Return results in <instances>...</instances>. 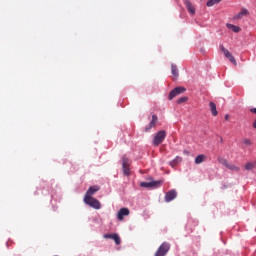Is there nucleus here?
Masks as SVG:
<instances>
[{
  "mask_svg": "<svg viewBox=\"0 0 256 256\" xmlns=\"http://www.w3.org/2000/svg\"><path fill=\"white\" fill-rule=\"evenodd\" d=\"M165 137H167V132L165 130L157 132L153 139V146L159 147V145L165 141Z\"/></svg>",
  "mask_w": 256,
  "mask_h": 256,
  "instance_id": "f257e3e1",
  "label": "nucleus"
},
{
  "mask_svg": "<svg viewBox=\"0 0 256 256\" xmlns=\"http://www.w3.org/2000/svg\"><path fill=\"white\" fill-rule=\"evenodd\" d=\"M84 203L92 207V209H101V202L94 197H84Z\"/></svg>",
  "mask_w": 256,
  "mask_h": 256,
  "instance_id": "f03ea898",
  "label": "nucleus"
},
{
  "mask_svg": "<svg viewBox=\"0 0 256 256\" xmlns=\"http://www.w3.org/2000/svg\"><path fill=\"white\" fill-rule=\"evenodd\" d=\"M218 162L221 163V165H224L226 169H229V171H234L236 173L241 171V168H239V166L229 163V161H227V159L225 158H218Z\"/></svg>",
  "mask_w": 256,
  "mask_h": 256,
  "instance_id": "7ed1b4c3",
  "label": "nucleus"
},
{
  "mask_svg": "<svg viewBox=\"0 0 256 256\" xmlns=\"http://www.w3.org/2000/svg\"><path fill=\"white\" fill-rule=\"evenodd\" d=\"M169 249H171V244L167 243V242H164L157 249L154 256H165V255H167V253H169Z\"/></svg>",
  "mask_w": 256,
  "mask_h": 256,
  "instance_id": "20e7f679",
  "label": "nucleus"
},
{
  "mask_svg": "<svg viewBox=\"0 0 256 256\" xmlns=\"http://www.w3.org/2000/svg\"><path fill=\"white\" fill-rule=\"evenodd\" d=\"M219 49L224 54L226 59H229L230 63H233V65H237V60H235V57H233V54H231V52H229V50H227L225 46L220 45Z\"/></svg>",
  "mask_w": 256,
  "mask_h": 256,
  "instance_id": "39448f33",
  "label": "nucleus"
},
{
  "mask_svg": "<svg viewBox=\"0 0 256 256\" xmlns=\"http://www.w3.org/2000/svg\"><path fill=\"white\" fill-rule=\"evenodd\" d=\"M129 159L127 158V156H123L122 157V169H123V175H125L126 177H129V175H131V170L129 169Z\"/></svg>",
  "mask_w": 256,
  "mask_h": 256,
  "instance_id": "423d86ee",
  "label": "nucleus"
},
{
  "mask_svg": "<svg viewBox=\"0 0 256 256\" xmlns=\"http://www.w3.org/2000/svg\"><path fill=\"white\" fill-rule=\"evenodd\" d=\"M161 185H163V180L140 183V186L144 187L145 189H149L153 187H161Z\"/></svg>",
  "mask_w": 256,
  "mask_h": 256,
  "instance_id": "0eeeda50",
  "label": "nucleus"
},
{
  "mask_svg": "<svg viewBox=\"0 0 256 256\" xmlns=\"http://www.w3.org/2000/svg\"><path fill=\"white\" fill-rule=\"evenodd\" d=\"M185 91H186L185 87H176V88H174V89L170 92V94H169V99H170V101H171L172 99H175V97H177V95H181V93H185Z\"/></svg>",
  "mask_w": 256,
  "mask_h": 256,
  "instance_id": "6e6552de",
  "label": "nucleus"
},
{
  "mask_svg": "<svg viewBox=\"0 0 256 256\" xmlns=\"http://www.w3.org/2000/svg\"><path fill=\"white\" fill-rule=\"evenodd\" d=\"M159 121V118L157 115H152V120L150 121L149 125L145 127V132L149 133L151 129L155 128L157 126V123Z\"/></svg>",
  "mask_w": 256,
  "mask_h": 256,
  "instance_id": "1a4fd4ad",
  "label": "nucleus"
},
{
  "mask_svg": "<svg viewBox=\"0 0 256 256\" xmlns=\"http://www.w3.org/2000/svg\"><path fill=\"white\" fill-rule=\"evenodd\" d=\"M129 208H121L118 213H117V219L119 221H123V219H125V217L129 216Z\"/></svg>",
  "mask_w": 256,
  "mask_h": 256,
  "instance_id": "9d476101",
  "label": "nucleus"
},
{
  "mask_svg": "<svg viewBox=\"0 0 256 256\" xmlns=\"http://www.w3.org/2000/svg\"><path fill=\"white\" fill-rule=\"evenodd\" d=\"M197 225H199V222L190 219L188 220L187 224H186V231H188L189 233H193V231L195 230V227H197Z\"/></svg>",
  "mask_w": 256,
  "mask_h": 256,
  "instance_id": "9b49d317",
  "label": "nucleus"
},
{
  "mask_svg": "<svg viewBox=\"0 0 256 256\" xmlns=\"http://www.w3.org/2000/svg\"><path fill=\"white\" fill-rule=\"evenodd\" d=\"M176 198H177V191L176 190H170L165 195L166 203H171V201H173Z\"/></svg>",
  "mask_w": 256,
  "mask_h": 256,
  "instance_id": "f8f14e48",
  "label": "nucleus"
},
{
  "mask_svg": "<svg viewBox=\"0 0 256 256\" xmlns=\"http://www.w3.org/2000/svg\"><path fill=\"white\" fill-rule=\"evenodd\" d=\"M104 239H113L116 245H121V237H119V234H105Z\"/></svg>",
  "mask_w": 256,
  "mask_h": 256,
  "instance_id": "ddd939ff",
  "label": "nucleus"
},
{
  "mask_svg": "<svg viewBox=\"0 0 256 256\" xmlns=\"http://www.w3.org/2000/svg\"><path fill=\"white\" fill-rule=\"evenodd\" d=\"M97 191H99V186H91L84 197H92V195H95V193H97Z\"/></svg>",
  "mask_w": 256,
  "mask_h": 256,
  "instance_id": "4468645a",
  "label": "nucleus"
},
{
  "mask_svg": "<svg viewBox=\"0 0 256 256\" xmlns=\"http://www.w3.org/2000/svg\"><path fill=\"white\" fill-rule=\"evenodd\" d=\"M184 5L188 9L189 13H191V15H195V7L193 6V4H191V1L185 0Z\"/></svg>",
  "mask_w": 256,
  "mask_h": 256,
  "instance_id": "2eb2a0df",
  "label": "nucleus"
},
{
  "mask_svg": "<svg viewBox=\"0 0 256 256\" xmlns=\"http://www.w3.org/2000/svg\"><path fill=\"white\" fill-rule=\"evenodd\" d=\"M205 159H207V156H205V154H200V155L196 156L195 164L201 165V163H203L205 161Z\"/></svg>",
  "mask_w": 256,
  "mask_h": 256,
  "instance_id": "dca6fc26",
  "label": "nucleus"
},
{
  "mask_svg": "<svg viewBox=\"0 0 256 256\" xmlns=\"http://www.w3.org/2000/svg\"><path fill=\"white\" fill-rule=\"evenodd\" d=\"M171 71H172V75L174 77V80L177 79L179 77V70L177 69V65L172 64L171 65Z\"/></svg>",
  "mask_w": 256,
  "mask_h": 256,
  "instance_id": "f3484780",
  "label": "nucleus"
},
{
  "mask_svg": "<svg viewBox=\"0 0 256 256\" xmlns=\"http://www.w3.org/2000/svg\"><path fill=\"white\" fill-rule=\"evenodd\" d=\"M210 111L214 117H217V105L214 102H210Z\"/></svg>",
  "mask_w": 256,
  "mask_h": 256,
  "instance_id": "a211bd4d",
  "label": "nucleus"
},
{
  "mask_svg": "<svg viewBox=\"0 0 256 256\" xmlns=\"http://www.w3.org/2000/svg\"><path fill=\"white\" fill-rule=\"evenodd\" d=\"M245 15H249V11L247 9H242L236 16L235 19H242Z\"/></svg>",
  "mask_w": 256,
  "mask_h": 256,
  "instance_id": "6ab92c4d",
  "label": "nucleus"
},
{
  "mask_svg": "<svg viewBox=\"0 0 256 256\" xmlns=\"http://www.w3.org/2000/svg\"><path fill=\"white\" fill-rule=\"evenodd\" d=\"M226 27H227L228 29H232V31H233L234 33H239V31H241V27L236 26V25H233V24H226Z\"/></svg>",
  "mask_w": 256,
  "mask_h": 256,
  "instance_id": "aec40b11",
  "label": "nucleus"
},
{
  "mask_svg": "<svg viewBox=\"0 0 256 256\" xmlns=\"http://www.w3.org/2000/svg\"><path fill=\"white\" fill-rule=\"evenodd\" d=\"M182 159L181 157H176L174 160L170 162V165L175 168L179 163H181Z\"/></svg>",
  "mask_w": 256,
  "mask_h": 256,
  "instance_id": "412c9836",
  "label": "nucleus"
},
{
  "mask_svg": "<svg viewBox=\"0 0 256 256\" xmlns=\"http://www.w3.org/2000/svg\"><path fill=\"white\" fill-rule=\"evenodd\" d=\"M223 0H208L207 7H213V5H217L218 3H221Z\"/></svg>",
  "mask_w": 256,
  "mask_h": 256,
  "instance_id": "4be33fe9",
  "label": "nucleus"
},
{
  "mask_svg": "<svg viewBox=\"0 0 256 256\" xmlns=\"http://www.w3.org/2000/svg\"><path fill=\"white\" fill-rule=\"evenodd\" d=\"M245 169H246V171H251V170L255 169V164H253L252 162H248L245 165Z\"/></svg>",
  "mask_w": 256,
  "mask_h": 256,
  "instance_id": "5701e85b",
  "label": "nucleus"
},
{
  "mask_svg": "<svg viewBox=\"0 0 256 256\" xmlns=\"http://www.w3.org/2000/svg\"><path fill=\"white\" fill-rule=\"evenodd\" d=\"M187 101H189V97L184 96V97L179 98V99L177 100V103H178V105H181V103H185V102H187Z\"/></svg>",
  "mask_w": 256,
  "mask_h": 256,
  "instance_id": "b1692460",
  "label": "nucleus"
},
{
  "mask_svg": "<svg viewBox=\"0 0 256 256\" xmlns=\"http://www.w3.org/2000/svg\"><path fill=\"white\" fill-rule=\"evenodd\" d=\"M243 145H245L246 147H251V145H253V142L251 141V139H244L242 141Z\"/></svg>",
  "mask_w": 256,
  "mask_h": 256,
  "instance_id": "393cba45",
  "label": "nucleus"
},
{
  "mask_svg": "<svg viewBox=\"0 0 256 256\" xmlns=\"http://www.w3.org/2000/svg\"><path fill=\"white\" fill-rule=\"evenodd\" d=\"M225 120H226V121H229V115H226V116H225Z\"/></svg>",
  "mask_w": 256,
  "mask_h": 256,
  "instance_id": "a878e982",
  "label": "nucleus"
}]
</instances>
